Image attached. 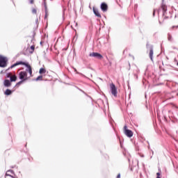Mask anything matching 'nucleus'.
I'll return each instance as SVG.
<instances>
[{
	"mask_svg": "<svg viewBox=\"0 0 178 178\" xmlns=\"http://www.w3.org/2000/svg\"><path fill=\"white\" fill-rule=\"evenodd\" d=\"M19 65H23L24 66H26L27 69L26 70V72H29L30 76H33V70H31V66L29 65L27 63H24L23 61H19L13 64V65L10 66V69H13V67H15V66H19Z\"/></svg>",
	"mask_w": 178,
	"mask_h": 178,
	"instance_id": "1",
	"label": "nucleus"
},
{
	"mask_svg": "<svg viewBox=\"0 0 178 178\" xmlns=\"http://www.w3.org/2000/svg\"><path fill=\"white\" fill-rule=\"evenodd\" d=\"M110 90L111 92L112 95H114L115 97H118V89L116 88V86L113 83L110 84Z\"/></svg>",
	"mask_w": 178,
	"mask_h": 178,
	"instance_id": "2",
	"label": "nucleus"
},
{
	"mask_svg": "<svg viewBox=\"0 0 178 178\" xmlns=\"http://www.w3.org/2000/svg\"><path fill=\"white\" fill-rule=\"evenodd\" d=\"M124 134L127 136V137H133V131L130 129H127V126H124Z\"/></svg>",
	"mask_w": 178,
	"mask_h": 178,
	"instance_id": "3",
	"label": "nucleus"
},
{
	"mask_svg": "<svg viewBox=\"0 0 178 178\" xmlns=\"http://www.w3.org/2000/svg\"><path fill=\"white\" fill-rule=\"evenodd\" d=\"M6 58L0 55V67H6Z\"/></svg>",
	"mask_w": 178,
	"mask_h": 178,
	"instance_id": "4",
	"label": "nucleus"
},
{
	"mask_svg": "<svg viewBox=\"0 0 178 178\" xmlns=\"http://www.w3.org/2000/svg\"><path fill=\"white\" fill-rule=\"evenodd\" d=\"M92 58H97V59H102L104 57L99 53L92 52L89 54Z\"/></svg>",
	"mask_w": 178,
	"mask_h": 178,
	"instance_id": "5",
	"label": "nucleus"
},
{
	"mask_svg": "<svg viewBox=\"0 0 178 178\" xmlns=\"http://www.w3.org/2000/svg\"><path fill=\"white\" fill-rule=\"evenodd\" d=\"M27 72L24 71H22L19 74V78L20 80H27Z\"/></svg>",
	"mask_w": 178,
	"mask_h": 178,
	"instance_id": "6",
	"label": "nucleus"
},
{
	"mask_svg": "<svg viewBox=\"0 0 178 178\" xmlns=\"http://www.w3.org/2000/svg\"><path fill=\"white\" fill-rule=\"evenodd\" d=\"M149 58H150V59H151V61L152 62H154V58H153V56H154V47L152 46V45H150L149 47Z\"/></svg>",
	"mask_w": 178,
	"mask_h": 178,
	"instance_id": "7",
	"label": "nucleus"
},
{
	"mask_svg": "<svg viewBox=\"0 0 178 178\" xmlns=\"http://www.w3.org/2000/svg\"><path fill=\"white\" fill-rule=\"evenodd\" d=\"M100 8L102 12H106L108 10V5H106L105 3H102Z\"/></svg>",
	"mask_w": 178,
	"mask_h": 178,
	"instance_id": "8",
	"label": "nucleus"
},
{
	"mask_svg": "<svg viewBox=\"0 0 178 178\" xmlns=\"http://www.w3.org/2000/svg\"><path fill=\"white\" fill-rule=\"evenodd\" d=\"M3 86L4 87H10V86H12V83H10L9 79H5L3 81Z\"/></svg>",
	"mask_w": 178,
	"mask_h": 178,
	"instance_id": "9",
	"label": "nucleus"
},
{
	"mask_svg": "<svg viewBox=\"0 0 178 178\" xmlns=\"http://www.w3.org/2000/svg\"><path fill=\"white\" fill-rule=\"evenodd\" d=\"M93 13L97 17H101V14L99 13V11L95 7H93Z\"/></svg>",
	"mask_w": 178,
	"mask_h": 178,
	"instance_id": "10",
	"label": "nucleus"
},
{
	"mask_svg": "<svg viewBox=\"0 0 178 178\" xmlns=\"http://www.w3.org/2000/svg\"><path fill=\"white\" fill-rule=\"evenodd\" d=\"M10 174H11V175H14V174H15V172H13V170H8V171L6 172V176H10V177L14 178L13 176H12Z\"/></svg>",
	"mask_w": 178,
	"mask_h": 178,
	"instance_id": "11",
	"label": "nucleus"
},
{
	"mask_svg": "<svg viewBox=\"0 0 178 178\" xmlns=\"http://www.w3.org/2000/svg\"><path fill=\"white\" fill-rule=\"evenodd\" d=\"M161 8L163 10V16H165V13H166V10H168V8L165 5H162Z\"/></svg>",
	"mask_w": 178,
	"mask_h": 178,
	"instance_id": "12",
	"label": "nucleus"
},
{
	"mask_svg": "<svg viewBox=\"0 0 178 178\" xmlns=\"http://www.w3.org/2000/svg\"><path fill=\"white\" fill-rule=\"evenodd\" d=\"M10 80V82L16 81V80H17V76H16V75L11 76Z\"/></svg>",
	"mask_w": 178,
	"mask_h": 178,
	"instance_id": "13",
	"label": "nucleus"
},
{
	"mask_svg": "<svg viewBox=\"0 0 178 178\" xmlns=\"http://www.w3.org/2000/svg\"><path fill=\"white\" fill-rule=\"evenodd\" d=\"M4 94L5 95H10L12 94V90H10V89H7L6 90Z\"/></svg>",
	"mask_w": 178,
	"mask_h": 178,
	"instance_id": "14",
	"label": "nucleus"
},
{
	"mask_svg": "<svg viewBox=\"0 0 178 178\" xmlns=\"http://www.w3.org/2000/svg\"><path fill=\"white\" fill-rule=\"evenodd\" d=\"M44 9H45V19H47V16H48V11H47V3L44 2Z\"/></svg>",
	"mask_w": 178,
	"mask_h": 178,
	"instance_id": "15",
	"label": "nucleus"
},
{
	"mask_svg": "<svg viewBox=\"0 0 178 178\" xmlns=\"http://www.w3.org/2000/svg\"><path fill=\"white\" fill-rule=\"evenodd\" d=\"M40 74H42L44 73H47V70L44 68H40L39 71Z\"/></svg>",
	"mask_w": 178,
	"mask_h": 178,
	"instance_id": "16",
	"label": "nucleus"
},
{
	"mask_svg": "<svg viewBox=\"0 0 178 178\" xmlns=\"http://www.w3.org/2000/svg\"><path fill=\"white\" fill-rule=\"evenodd\" d=\"M36 81H42V76H39L35 79Z\"/></svg>",
	"mask_w": 178,
	"mask_h": 178,
	"instance_id": "17",
	"label": "nucleus"
},
{
	"mask_svg": "<svg viewBox=\"0 0 178 178\" xmlns=\"http://www.w3.org/2000/svg\"><path fill=\"white\" fill-rule=\"evenodd\" d=\"M168 41H172V35H170V33L168 34Z\"/></svg>",
	"mask_w": 178,
	"mask_h": 178,
	"instance_id": "18",
	"label": "nucleus"
},
{
	"mask_svg": "<svg viewBox=\"0 0 178 178\" xmlns=\"http://www.w3.org/2000/svg\"><path fill=\"white\" fill-rule=\"evenodd\" d=\"M23 81H26V79H22V81H19L17 83V86H20V84H22V83H23Z\"/></svg>",
	"mask_w": 178,
	"mask_h": 178,
	"instance_id": "19",
	"label": "nucleus"
},
{
	"mask_svg": "<svg viewBox=\"0 0 178 178\" xmlns=\"http://www.w3.org/2000/svg\"><path fill=\"white\" fill-rule=\"evenodd\" d=\"M35 47L34 46H31V49L32 50V51H31V54H33V52H34V49H35Z\"/></svg>",
	"mask_w": 178,
	"mask_h": 178,
	"instance_id": "20",
	"label": "nucleus"
},
{
	"mask_svg": "<svg viewBox=\"0 0 178 178\" xmlns=\"http://www.w3.org/2000/svg\"><path fill=\"white\" fill-rule=\"evenodd\" d=\"M10 77H12V74L10 73L7 74V78L10 79Z\"/></svg>",
	"mask_w": 178,
	"mask_h": 178,
	"instance_id": "21",
	"label": "nucleus"
},
{
	"mask_svg": "<svg viewBox=\"0 0 178 178\" xmlns=\"http://www.w3.org/2000/svg\"><path fill=\"white\" fill-rule=\"evenodd\" d=\"M32 13H34V14L37 13V10L35 8H33Z\"/></svg>",
	"mask_w": 178,
	"mask_h": 178,
	"instance_id": "22",
	"label": "nucleus"
},
{
	"mask_svg": "<svg viewBox=\"0 0 178 178\" xmlns=\"http://www.w3.org/2000/svg\"><path fill=\"white\" fill-rule=\"evenodd\" d=\"M156 176V178H161V172H157Z\"/></svg>",
	"mask_w": 178,
	"mask_h": 178,
	"instance_id": "23",
	"label": "nucleus"
},
{
	"mask_svg": "<svg viewBox=\"0 0 178 178\" xmlns=\"http://www.w3.org/2000/svg\"><path fill=\"white\" fill-rule=\"evenodd\" d=\"M156 12V10H154L153 12V16H155V13Z\"/></svg>",
	"mask_w": 178,
	"mask_h": 178,
	"instance_id": "24",
	"label": "nucleus"
},
{
	"mask_svg": "<svg viewBox=\"0 0 178 178\" xmlns=\"http://www.w3.org/2000/svg\"><path fill=\"white\" fill-rule=\"evenodd\" d=\"M30 3H34V1L33 0H31L30 1Z\"/></svg>",
	"mask_w": 178,
	"mask_h": 178,
	"instance_id": "25",
	"label": "nucleus"
},
{
	"mask_svg": "<svg viewBox=\"0 0 178 178\" xmlns=\"http://www.w3.org/2000/svg\"><path fill=\"white\" fill-rule=\"evenodd\" d=\"M117 178H120V174H118Z\"/></svg>",
	"mask_w": 178,
	"mask_h": 178,
	"instance_id": "26",
	"label": "nucleus"
},
{
	"mask_svg": "<svg viewBox=\"0 0 178 178\" xmlns=\"http://www.w3.org/2000/svg\"><path fill=\"white\" fill-rule=\"evenodd\" d=\"M157 13H159V10H157Z\"/></svg>",
	"mask_w": 178,
	"mask_h": 178,
	"instance_id": "27",
	"label": "nucleus"
},
{
	"mask_svg": "<svg viewBox=\"0 0 178 178\" xmlns=\"http://www.w3.org/2000/svg\"><path fill=\"white\" fill-rule=\"evenodd\" d=\"M142 156V158H144V155H143V156Z\"/></svg>",
	"mask_w": 178,
	"mask_h": 178,
	"instance_id": "28",
	"label": "nucleus"
},
{
	"mask_svg": "<svg viewBox=\"0 0 178 178\" xmlns=\"http://www.w3.org/2000/svg\"><path fill=\"white\" fill-rule=\"evenodd\" d=\"M147 48H148V44H147Z\"/></svg>",
	"mask_w": 178,
	"mask_h": 178,
	"instance_id": "29",
	"label": "nucleus"
},
{
	"mask_svg": "<svg viewBox=\"0 0 178 178\" xmlns=\"http://www.w3.org/2000/svg\"><path fill=\"white\" fill-rule=\"evenodd\" d=\"M152 154H154V151H152Z\"/></svg>",
	"mask_w": 178,
	"mask_h": 178,
	"instance_id": "30",
	"label": "nucleus"
},
{
	"mask_svg": "<svg viewBox=\"0 0 178 178\" xmlns=\"http://www.w3.org/2000/svg\"><path fill=\"white\" fill-rule=\"evenodd\" d=\"M40 44H42V42H40Z\"/></svg>",
	"mask_w": 178,
	"mask_h": 178,
	"instance_id": "31",
	"label": "nucleus"
},
{
	"mask_svg": "<svg viewBox=\"0 0 178 178\" xmlns=\"http://www.w3.org/2000/svg\"><path fill=\"white\" fill-rule=\"evenodd\" d=\"M45 1H44V3Z\"/></svg>",
	"mask_w": 178,
	"mask_h": 178,
	"instance_id": "32",
	"label": "nucleus"
}]
</instances>
